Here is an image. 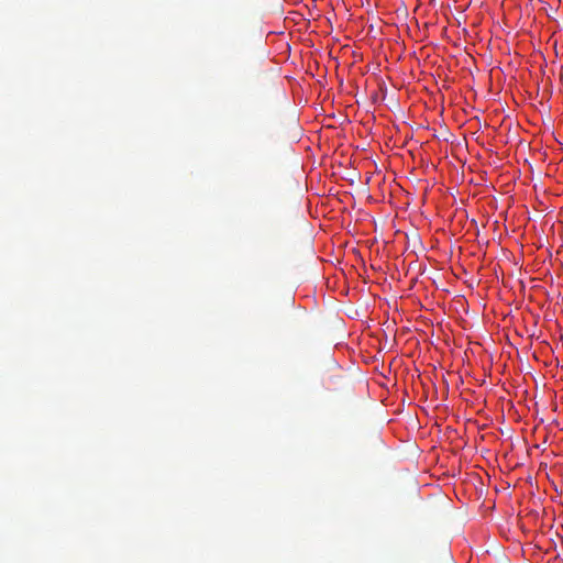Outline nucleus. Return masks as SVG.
<instances>
[{"mask_svg": "<svg viewBox=\"0 0 563 563\" xmlns=\"http://www.w3.org/2000/svg\"><path fill=\"white\" fill-rule=\"evenodd\" d=\"M530 1V7H532L533 9L539 5L541 8V4H542V1L541 0H537L536 2H533V0H529Z\"/></svg>", "mask_w": 563, "mask_h": 563, "instance_id": "f257e3e1", "label": "nucleus"}, {"mask_svg": "<svg viewBox=\"0 0 563 563\" xmlns=\"http://www.w3.org/2000/svg\"><path fill=\"white\" fill-rule=\"evenodd\" d=\"M519 285H520V289H521L522 291H525V284H523V282H522V280H519Z\"/></svg>", "mask_w": 563, "mask_h": 563, "instance_id": "f03ea898", "label": "nucleus"}]
</instances>
